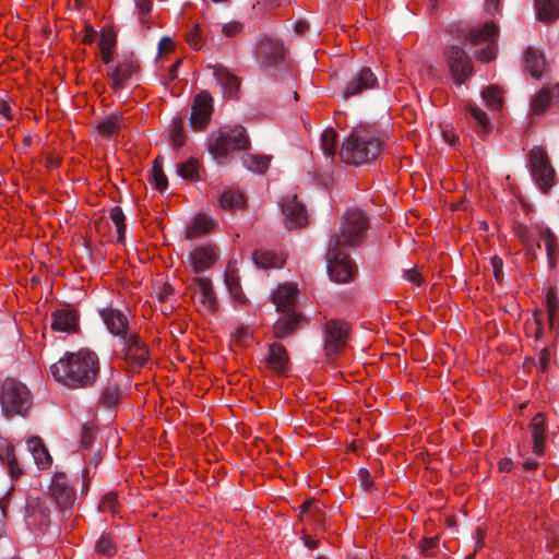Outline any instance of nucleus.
<instances>
[{
  "mask_svg": "<svg viewBox=\"0 0 559 559\" xmlns=\"http://www.w3.org/2000/svg\"><path fill=\"white\" fill-rule=\"evenodd\" d=\"M213 226L214 222L211 218L200 215L195 217L191 225L187 228L186 239L192 240L211 230Z\"/></svg>",
  "mask_w": 559,
  "mask_h": 559,
  "instance_id": "nucleus-32",
  "label": "nucleus"
},
{
  "mask_svg": "<svg viewBox=\"0 0 559 559\" xmlns=\"http://www.w3.org/2000/svg\"><path fill=\"white\" fill-rule=\"evenodd\" d=\"M96 550L97 552L108 557H111L116 554V547L108 535H103L99 537L96 544Z\"/></svg>",
  "mask_w": 559,
  "mask_h": 559,
  "instance_id": "nucleus-49",
  "label": "nucleus"
},
{
  "mask_svg": "<svg viewBox=\"0 0 559 559\" xmlns=\"http://www.w3.org/2000/svg\"><path fill=\"white\" fill-rule=\"evenodd\" d=\"M0 459L8 465L12 478H17L21 475L22 471L17 465L13 445H7L0 452Z\"/></svg>",
  "mask_w": 559,
  "mask_h": 559,
  "instance_id": "nucleus-39",
  "label": "nucleus"
},
{
  "mask_svg": "<svg viewBox=\"0 0 559 559\" xmlns=\"http://www.w3.org/2000/svg\"><path fill=\"white\" fill-rule=\"evenodd\" d=\"M95 438L96 432L94 431V429L87 425H84L81 431V448L84 450L91 449L93 447Z\"/></svg>",
  "mask_w": 559,
  "mask_h": 559,
  "instance_id": "nucleus-50",
  "label": "nucleus"
},
{
  "mask_svg": "<svg viewBox=\"0 0 559 559\" xmlns=\"http://www.w3.org/2000/svg\"><path fill=\"white\" fill-rule=\"evenodd\" d=\"M404 277L412 284L420 286L423 283V276L417 271L409 269L404 272Z\"/></svg>",
  "mask_w": 559,
  "mask_h": 559,
  "instance_id": "nucleus-56",
  "label": "nucleus"
},
{
  "mask_svg": "<svg viewBox=\"0 0 559 559\" xmlns=\"http://www.w3.org/2000/svg\"><path fill=\"white\" fill-rule=\"evenodd\" d=\"M140 70V64L133 52L123 55L122 58L108 70L110 86L115 91L122 90L128 82Z\"/></svg>",
  "mask_w": 559,
  "mask_h": 559,
  "instance_id": "nucleus-12",
  "label": "nucleus"
},
{
  "mask_svg": "<svg viewBox=\"0 0 559 559\" xmlns=\"http://www.w3.org/2000/svg\"><path fill=\"white\" fill-rule=\"evenodd\" d=\"M497 33V25L492 22H487L479 28L469 29L465 33L464 37L472 45H479L485 43L486 47L476 52L477 58L481 61H491L496 58L497 53V44L495 41V36Z\"/></svg>",
  "mask_w": 559,
  "mask_h": 559,
  "instance_id": "nucleus-8",
  "label": "nucleus"
},
{
  "mask_svg": "<svg viewBox=\"0 0 559 559\" xmlns=\"http://www.w3.org/2000/svg\"><path fill=\"white\" fill-rule=\"evenodd\" d=\"M468 110L471 112L472 118L474 119V121L476 123L478 133L487 134L491 129V124L488 120L487 114L484 110H481L480 108H478L477 106H473V105H471L468 107Z\"/></svg>",
  "mask_w": 559,
  "mask_h": 559,
  "instance_id": "nucleus-42",
  "label": "nucleus"
},
{
  "mask_svg": "<svg viewBox=\"0 0 559 559\" xmlns=\"http://www.w3.org/2000/svg\"><path fill=\"white\" fill-rule=\"evenodd\" d=\"M481 98L488 108L500 110L502 108V98L496 86H488L481 92Z\"/></svg>",
  "mask_w": 559,
  "mask_h": 559,
  "instance_id": "nucleus-44",
  "label": "nucleus"
},
{
  "mask_svg": "<svg viewBox=\"0 0 559 559\" xmlns=\"http://www.w3.org/2000/svg\"><path fill=\"white\" fill-rule=\"evenodd\" d=\"M337 133L333 129H326L321 133V150L323 154L333 159L335 155Z\"/></svg>",
  "mask_w": 559,
  "mask_h": 559,
  "instance_id": "nucleus-38",
  "label": "nucleus"
},
{
  "mask_svg": "<svg viewBox=\"0 0 559 559\" xmlns=\"http://www.w3.org/2000/svg\"><path fill=\"white\" fill-rule=\"evenodd\" d=\"M216 82L222 86L225 96L234 98L237 96L240 82L237 76L228 72L225 68H217L214 71Z\"/></svg>",
  "mask_w": 559,
  "mask_h": 559,
  "instance_id": "nucleus-27",
  "label": "nucleus"
},
{
  "mask_svg": "<svg viewBox=\"0 0 559 559\" xmlns=\"http://www.w3.org/2000/svg\"><path fill=\"white\" fill-rule=\"evenodd\" d=\"M524 67L526 71L534 79H540L543 72L546 70V60L544 52L528 47L524 55Z\"/></svg>",
  "mask_w": 559,
  "mask_h": 559,
  "instance_id": "nucleus-24",
  "label": "nucleus"
},
{
  "mask_svg": "<svg viewBox=\"0 0 559 559\" xmlns=\"http://www.w3.org/2000/svg\"><path fill=\"white\" fill-rule=\"evenodd\" d=\"M551 96V88L543 87L539 90L531 100V112L533 115L543 114L550 105Z\"/></svg>",
  "mask_w": 559,
  "mask_h": 559,
  "instance_id": "nucleus-33",
  "label": "nucleus"
},
{
  "mask_svg": "<svg viewBox=\"0 0 559 559\" xmlns=\"http://www.w3.org/2000/svg\"><path fill=\"white\" fill-rule=\"evenodd\" d=\"M216 251L212 246L199 247L188 254V261L194 273H203L216 262Z\"/></svg>",
  "mask_w": 559,
  "mask_h": 559,
  "instance_id": "nucleus-19",
  "label": "nucleus"
},
{
  "mask_svg": "<svg viewBox=\"0 0 559 559\" xmlns=\"http://www.w3.org/2000/svg\"><path fill=\"white\" fill-rule=\"evenodd\" d=\"M241 31V25L238 22H230L222 27V32L227 37H233Z\"/></svg>",
  "mask_w": 559,
  "mask_h": 559,
  "instance_id": "nucleus-57",
  "label": "nucleus"
},
{
  "mask_svg": "<svg viewBox=\"0 0 559 559\" xmlns=\"http://www.w3.org/2000/svg\"><path fill=\"white\" fill-rule=\"evenodd\" d=\"M537 19L543 23H549L559 19V0H535Z\"/></svg>",
  "mask_w": 559,
  "mask_h": 559,
  "instance_id": "nucleus-28",
  "label": "nucleus"
},
{
  "mask_svg": "<svg viewBox=\"0 0 559 559\" xmlns=\"http://www.w3.org/2000/svg\"><path fill=\"white\" fill-rule=\"evenodd\" d=\"M539 234L545 240V249H546V253L549 259V262L551 265H554V258H555L556 250H557L556 238H555L552 231L548 227L540 228Z\"/></svg>",
  "mask_w": 559,
  "mask_h": 559,
  "instance_id": "nucleus-46",
  "label": "nucleus"
},
{
  "mask_svg": "<svg viewBox=\"0 0 559 559\" xmlns=\"http://www.w3.org/2000/svg\"><path fill=\"white\" fill-rule=\"evenodd\" d=\"M377 84L378 80L373 71L369 67H361L350 75L343 90V97L357 96L366 90L376 87Z\"/></svg>",
  "mask_w": 559,
  "mask_h": 559,
  "instance_id": "nucleus-14",
  "label": "nucleus"
},
{
  "mask_svg": "<svg viewBox=\"0 0 559 559\" xmlns=\"http://www.w3.org/2000/svg\"><path fill=\"white\" fill-rule=\"evenodd\" d=\"M444 56L454 82L463 84L473 72L471 58L460 45H451Z\"/></svg>",
  "mask_w": 559,
  "mask_h": 559,
  "instance_id": "nucleus-11",
  "label": "nucleus"
},
{
  "mask_svg": "<svg viewBox=\"0 0 559 559\" xmlns=\"http://www.w3.org/2000/svg\"><path fill=\"white\" fill-rule=\"evenodd\" d=\"M491 265H492V272L493 276L497 281H500L502 277V260L499 257L491 258Z\"/></svg>",
  "mask_w": 559,
  "mask_h": 559,
  "instance_id": "nucleus-58",
  "label": "nucleus"
},
{
  "mask_svg": "<svg viewBox=\"0 0 559 559\" xmlns=\"http://www.w3.org/2000/svg\"><path fill=\"white\" fill-rule=\"evenodd\" d=\"M151 177L156 189L163 191L167 188L168 180L163 170V158L160 156L156 157L155 160L153 162Z\"/></svg>",
  "mask_w": 559,
  "mask_h": 559,
  "instance_id": "nucleus-41",
  "label": "nucleus"
},
{
  "mask_svg": "<svg viewBox=\"0 0 559 559\" xmlns=\"http://www.w3.org/2000/svg\"><path fill=\"white\" fill-rule=\"evenodd\" d=\"M199 293L202 306L209 312H215L218 309V302L213 290L212 282L206 277H195L193 280Z\"/></svg>",
  "mask_w": 559,
  "mask_h": 559,
  "instance_id": "nucleus-25",
  "label": "nucleus"
},
{
  "mask_svg": "<svg viewBox=\"0 0 559 559\" xmlns=\"http://www.w3.org/2000/svg\"><path fill=\"white\" fill-rule=\"evenodd\" d=\"M121 397L122 390L120 388L118 380L115 378V372L112 370L111 377L102 389L98 405L107 409H115L118 406Z\"/></svg>",
  "mask_w": 559,
  "mask_h": 559,
  "instance_id": "nucleus-23",
  "label": "nucleus"
},
{
  "mask_svg": "<svg viewBox=\"0 0 559 559\" xmlns=\"http://www.w3.org/2000/svg\"><path fill=\"white\" fill-rule=\"evenodd\" d=\"M136 13L140 16V23L146 24L144 16L151 13L153 3L152 0H134Z\"/></svg>",
  "mask_w": 559,
  "mask_h": 559,
  "instance_id": "nucleus-51",
  "label": "nucleus"
},
{
  "mask_svg": "<svg viewBox=\"0 0 559 559\" xmlns=\"http://www.w3.org/2000/svg\"><path fill=\"white\" fill-rule=\"evenodd\" d=\"M253 263L263 270L272 267H282L284 259L270 250H255L252 253Z\"/></svg>",
  "mask_w": 559,
  "mask_h": 559,
  "instance_id": "nucleus-31",
  "label": "nucleus"
},
{
  "mask_svg": "<svg viewBox=\"0 0 559 559\" xmlns=\"http://www.w3.org/2000/svg\"><path fill=\"white\" fill-rule=\"evenodd\" d=\"M99 358L91 349L67 352L50 366L56 381L69 389H86L94 385L99 373Z\"/></svg>",
  "mask_w": 559,
  "mask_h": 559,
  "instance_id": "nucleus-2",
  "label": "nucleus"
},
{
  "mask_svg": "<svg viewBox=\"0 0 559 559\" xmlns=\"http://www.w3.org/2000/svg\"><path fill=\"white\" fill-rule=\"evenodd\" d=\"M50 492L59 508L62 520H64L75 500L74 490L64 474H56L52 477Z\"/></svg>",
  "mask_w": 559,
  "mask_h": 559,
  "instance_id": "nucleus-13",
  "label": "nucleus"
},
{
  "mask_svg": "<svg viewBox=\"0 0 559 559\" xmlns=\"http://www.w3.org/2000/svg\"><path fill=\"white\" fill-rule=\"evenodd\" d=\"M117 38L116 34L111 31L103 32L99 38L100 50L112 49L116 46Z\"/></svg>",
  "mask_w": 559,
  "mask_h": 559,
  "instance_id": "nucleus-53",
  "label": "nucleus"
},
{
  "mask_svg": "<svg viewBox=\"0 0 559 559\" xmlns=\"http://www.w3.org/2000/svg\"><path fill=\"white\" fill-rule=\"evenodd\" d=\"M282 212L285 216L287 228L295 229L308 224V214L305 206L298 201L297 195L287 197L282 203Z\"/></svg>",
  "mask_w": 559,
  "mask_h": 559,
  "instance_id": "nucleus-17",
  "label": "nucleus"
},
{
  "mask_svg": "<svg viewBox=\"0 0 559 559\" xmlns=\"http://www.w3.org/2000/svg\"><path fill=\"white\" fill-rule=\"evenodd\" d=\"M109 217L115 223L117 227V233L119 235V241L123 240L124 233H126V223H124V214L122 212V209L120 206H114L109 212Z\"/></svg>",
  "mask_w": 559,
  "mask_h": 559,
  "instance_id": "nucleus-48",
  "label": "nucleus"
},
{
  "mask_svg": "<svg viewBox=\"0 0 559 559\" xmlns=\"http://www.w3.org/2000/svg\"><path fill=\"white\" fill-rule=\"evenodd\" d=\"M242 164L249 170L254 173L262 174L264 173L270 164V158L264 156H255L251 154H246L242 156Z\"/></svg>",
  "mask_w": 559,
  "mask_h": 559,
  "instance_id": "nucleus-37",
  "label": "nucleus"
},
{
  "mask_svg": "<svg viewBox=\"0 0 559 559\" xmlns=\"http://www.w3.org/2000/svg\"><path fill=\"white\" fill-rule=\"evenodd\" d=\"M51 329L53 331L73 333L79 328V314L74 309L70 307H63L57 309L51 314Z\"/></svg>",
  "mask_w": 559,
  "mask_h": 559,
  "instance_id": "nucleus-20",
  "label": "nucleus"
},
{
  "mask_svg": "<svg viewBox=\"0 0 559 559\" xmlns=\"http://www.w3.org/2000/svg\"><path fill=\"white\" fill-rule=\"evenodd\" d=\"M359 477H360V480H361V484L366 487V488H370L372 485H373V480H372V477L369 473L368 469L366 468H360L359 471Z\"/></svg>",
  "mask_w": 559,
  "mask_h": 559,
  "instance_id": "nucleus-62",
  "label": "nucleus"
},
{
  "mask_svg": "<svg viewBox=\"0 0 559 559\" xmlns=\"http://www.w3.org/2000/svg\"><path fill=\"white\" fill-rule=\"evenodd\" d=\"M297 292V286L292 283L278 286L273 294V302L276 311L285 312L294 310Z\"/></svg>",
  "mask_w": 559,
  "mask_h": 559,
  "instance_id": "nucleus-22",
  "label": "nucleus"
},
{
  "mask_svg": "<svg viewBox=\"0 0 559 559\" xmlns=\"http://www.w3.org/2000/svg\"><path fill=\"white\" fill-rule=\"evenodd\" d=\"M322 508L323 504L317 502L314 500V503L311 507L310 516L316 521L319 522L322 515Z\"/></svg>",
  "mask_w": 559,
  "mask_h": 559,
  "instance_id": "nucleus-63",
  "label": "nucleus"
},
{
  "mask_svg": "<svg viewBox=\"0 0 559 559\" xmlns=\"http://www.w3.org/2000/svg\"><path fill=\"white\" fill-rule=\"evenodd\" d=\"M174 48V43L169 37H163L158 43V53L168 52Z\"/></svg>",
  "mask_w": 559,
  "mask_h": 559,
  "instance_id": "nucleus-60",
  "label": "nucleus"
},
{
  "mask_svg": "<svg viewBox=\"0 0 559 559\" xmlns=\"http://www.w3.org/2000/svg\"><path fill=\"white\" fill-rule=\"evenodd\" d=\"M513 230L515 236L523 242L525 246L526 254L532 258H536L537 253H535V248L533 243V239L531 233L524 224L515 223L513 226Z\"/></svg>",
  "mask_w": 559,
  "mask_h": 559,
  "instance_id": "nucleus-36",
  "label": "nucleus"
},
{
  "mask_svg": "<svg viewBox=\"0 0 559 559\" xmlns=\"http://www.w3.org/2000/svg\"><path fill=\"white\" fill-rule=\"evenodd\" d=\"M267 368L278 376H287L290 366L289 355L285 346L277 342L269 344V352L265 358Z\"/></svg>",
  "mask_w": 559,
  "mask_h": 559,
  "instance_id": "nucleus-18",
  "label": "nucleus"
},
{
  "mask_svg": "<svg viewBox=\"0 0 559 559\" xmlns=\"http://www.w3.org/2000/svg\"><path fill=\"white\" fill-rule=\"evenodd\" d=\"M187 41L195 50H199L202 48V34H201V29L199 28L198 25H194L193 27L190 28V31L187 35Z\"/></svg>",
  "mask_w": 559,
  "mask_h": 559,
  "instance_id": "nucleus-52",
  "label": "nucleus"
},
{
  "mask_svg": "<svg viewBox=\"0 0 559 559\" xmlns=\"http://www.w3.org/2000/svg\"><path fill=\"white\" fill-rule=\"evenodd\" d=\"M190 116V124L194 129H203L209 123L213 111V98L210 93L201 92L195 95Z\"/></svg>",
  "mask_w": 559,
  "mask_h": 559,
  "instance_id": "nucleus-15",
  "label": "nucleus"
},
{
  "mask_svg": "<svg viewBox=\"0 0 559 559\" xmlns=\"http://www.w3.org/2000/svg\"><path fill=\"white\" fill-rule=\"evenodd\" d=\"M99 316L109 333L117 337V340L133 331L127 316L116 308L102 309L99 310Z\"/></svg>",
  "mask_w": 559,
  "mask_h": 559,
  "instance_id": "nucleus-16",
  "label": "nucleus"
},
{
  "mask_svg": "<svg viewBox=\"0 0 559 559\" xmlns=\"http://www.w3.org/2000/svg\"><path fill=\"white\" fill-rule=\"evenodd\" d=\"M170 143L175 150L181 148L185 144L181 118L173 119V123L170 127Z\"/></svg>",
  "mask_w": 559,
  "mask_h": 559,
  "instance_id": "nucleus-45",
  "label": "nucleus"
},
{
  "mask_svg": "<svg viewBox=\"0 0 559 559\" xmlns=\"http://www.w3.org/2000/svg\"><path fill=\"white\" fill-rule=\"evenodd\" d=\"M438 537L424 538L420 543L421 551L427 552L438 545Z\"/></svg>",
  "mask_w": 559,
  "mask_h": 559,
  "instance_id": "nucleus-61",
  "label": "nucleus"
},
{
  "mask_svg": "<svg viewBox=\"0 0 559 559\" xmlns=\"http://www.w3.org/2000/svg\"><path fill=\"white\" fill-rule=\"evenodd\" d=\"M249 143L242 126H225L209 139V151L215 158H224L231 151L247 148Z\"/></svg>",
  "mask_w": 559,
  "mask_h": 559,
  "instance_id": "nucleus-4",
  "label": "nucleus"
},
{
  "mask_svg": "<svg viewBox=\"0 0 559 559\" xmlns=\"http://www.w3.org/2000/svg\"><path fill=\"white\" fill-rule=\"evenodd\" d=\"M26 514L29 518H35L40 525H48L51 511L45 501L32 498L26 504Z\"/></svg>",
  "mask_w": 559,
  "mask_h": 559,
  "instance_id": "nucleus-29",
  "label": "nucleus"
},
{
  "mask_svg": "<svg viewBox=\"0 0 559 559\" xmlns=\"http://www.w3.org/2000/svg\"><path fill=\"white\" fill-rule=\"evenodd\" d=\"M0 115L3 116L7 120H11L13 118L11 107L4 100H0Z\"/></svg>",
  "mask_w": 559,
  "mask_h": 559,
  "instance_id": "nucleus-64",
  "label": "nucleus"
},
{
  "mask_svg": "<svg viewBox=\"0 0 559 559\" xmlns=\"http://www.w3.org/2000/svg\"><path fill=\"white\" fill-rule=\"evenodd\" d=\"M250 337V331L247 326H240L235 332V338L239 345H246Z\"/></svg>",
  "mask_w": 559,
  "mask_h": 559,
  "instance_id": "nucleus-55",
  "label": "nucleus"
},
{
  "mask_svg": "<svg viewBox=\"0 0 559 559\" xmlns=\"http://www.w3.org/2000/svg\"><path fill=\"white\" fill-rule=\"evenodd\" d=\"M120 127V117L111 115L97 124V130L105 139H112L118 135Z\"/></svg>",
  "mask_w": 559,
  "mask_h": 559,
  "instance_id": "nucleus-34",
  "label": "nucleus"
},
{
  "mask_svg": "<svg viewBox=\"0 0 559 559\" xmlns=\"http://www.w3.org/2000/svg\"><path fill=\"white\" fill-rule=\"evenodd\" d=\"M301 321V314L295 312L294 310L283 312V314L276 320V322L273 325V332L275 337L287 338L293 333H295Z\"/></svg>",
  "mask_w": 559,
  "mask_h": 559,
  "instance_id": "nucleus-21",
  "label": "nucleus"
},
{
  "mask_svg": "<svg viewBox=\"0 0 559 559\" xmlns=\"http://www.w3.org/2000/svg\"><path fill=\"white\" fill-rule=\"evenodd\" d=\"M531 175L538 188L547 192L555 182V169L548 158L547 152L538 146L533 147L528 153Z\"/></svg>",
  "mask_w": 559,
  "mask_h": 559,
  "instance_id": "nucleus-7",
  "label": "nucleus"
},
{
  "mask_svg": "<svg viewBox=\"0 0 559 559\" xmlns=\"http://www.w3.org/2000/svg\"><path fill=\"white\" fill-rule=\"evenodd\" d=\"M369 219L359 209L344 213L338 233L331 236L326 252V270L330 278L336 283L353 280L355 265L346 249L359 246L366 237Z\"/></svg>",
  "mask_w": 559,
  "mask_h": 559,
  "instance_id": "nucleus-1",
  "label": "nucleus"
},
{
  "mask_svg": "<svg viewBox=\"0 0 559 559\" xmlns=\"http://www.w3.org/2000/svg\"><path fill=\"white\" fill-rule=\"evenodd\" d=\"M177 174L186 180H197L199 178V162L195 158L178 164Z\"/></svg>",
  "mask_w": 559,
  "mask_h": 559,
  "instance_id": "nucleus-40",
  "label": "nucleus"
},
{
  "mask_svg": "<svg viewBox=\"0 0 559 559\" xmlns=\"http://www.w3.org/2000/svg\"><path fill=\"white\" fill-rule=\"evenodd\" d=\"M116 501H117V495L115 492L107 493L103 500L102 509L104 511L114 510V508L116 506Z\"/></svg>",
  "mask_w": 559,
  "mask_h": 559,
  "instance_id": "nucleus-59",
  "label": "nucleus"
},
{
  "mask_svg": "<svg viewBox=\"0 0 559 559\" xmlns=\"http://www.w3.org/2000/svg\"><path fill=\"white\" fill-rule=\"evenodd\" d=\"M0 403L4 414L24 416L32 405V394L24 383L7 378L2 383Z\"/></svg>",
  "mask_w": 559,
  "mask_h": 559,
  "instance_id": "nucleus-5",
  "label": "nucleus"
},
{
  "mask_svg": "<svg viewBox=\"0 0 559 559\" xmlns=\"http://www.w3.org/2000/svg\"><path fill=\"white\" fill-rule=\"evenodd\" d=\"M549 361H550V352L547 347H544L539 352L538 360H537L538 368L540 369V371L544 372L548 369Z\"/></svg>",
  "mask_w": 559,
  "mask_h": 559,
  "instance_id": "nucleus-54",
  "label": "nucleus"
},
{
  "mask_svg": "<svg viewBox=\"0 0 559 559\" xmlns=\"http://www.w3.org/2000/svg\"><path fill=\"white\" fill-rule=\"evenodd\" d=\"M261 67L266 70L276 69L285 62L286 48L278 38L265 37L257 48Z\"/></svg>",
  "mask_w": 559,
  "mask_h": 559,
  "instance_id": "nucleus-10",
  "label": "nucleus"
},
{
  "mask_svg": "<svg viewBox=\"0 0 559 559\" xmlns=\"http://www.w3.org/2000/svg\"><path fill=\"white\" fill-rule=\"evenodd\" d=\"M225 284L231 294V296L242 302L243 301V295L241 293L240 284H239V277L234 272H226L225 274Z\"/></svg>",
  "mask_w": 559,
  "mask_h": 559,
  "instance_id": "nucleus-47",
  "label": "nucleus"
},
{
  "mask_svg": "<svg viewBox=\"0 0 559 559\" xmlns=\"http://www.w3.org/2000/svg\"><path fill=\"white\" fill-rule=\"evenodd\" d=\"M117 355L126 362L131 371L144 367L150 358V349L140 334L134 330L118 340Z\"/></svg>",
  "mask_w": 559,
  "mask_h": 559,
  "instance_id": "nucleus-6",
  "label": "nucleus"
},
{
  "mask_svg": "<svg viewBox=\"0 0 559 559\" xmlns=\"http://www.w3.org/2000/svg\"><path fill=\"white\" fill-rule=\"evenodd\" d=\"M348 337L347 324L338 320H330L324 324L323 349L328 358H333L343 350Z\"/></svg>",
  "mask_w": 559,
  "mask_h": 559,
  "instance_id": "nucleus-9",
  "label": "nucleus"
},
{
  "mask_svg": "<svg viewBox=\"0 0 559 559\" xmlns=\"http://www.w3.org/2000/svg\"><path fill=\"white\" fill-rule=\"evenodd\" d=\"M245 198L241 193L234 192L231 190L225 191L219 197V205L226 210L239 209L243 205Z\"/></svg>",
  "mask_w": 559,
  "mask_h": 559,
  "instance_id": "nucleus-43",
  "label": "nucleus"
},
{
  "mask_svg": "<svg viewBox=\"0 0 559 559\" xmlns=\"http://www.w3.org/2000/svg\"><path fill=\"white\" fill-rule=\"evenodd\" d=\"M546 308L548 321L551 329L559 323V301L554 288H550L546 295Z\"/></svg>",
  "mask_w": 559,
  "mask_h": 559,
  "instance_id": "nucleus-35",
  "label": "nucleus"
},
{
  "mask_svg": "<svg viewBox=\"0 0 559 559\" xmlns=\"http://www.w3.org/2000/svg\"><path fill=\"white\" fill-rule=\"evenodd\" d=\"M532 437H533V452L537 456L544 454V440L546 431L545 414L537 413L531 423Z\"/></svg>",
  "mask_w": 559,
  "mask_h": 559,
  "instance_id": "nucleus-26",
  "label": "nucleus"
},
{
  "mask_svg": "<svg viewBox=\"0 0 559 559\" xmlns=\"http://www.w3.org/2000/svg\"><path fill=\"white\" fill-rule=\"evenodd\" d=\"M381 148L382 141L380 138L362 128H358L344 140L338 154L342 162L359 166L374 160Z\"/></svg>",
  "mask_w": 559,
  "mask_h": 559,
  "instance_id": "nucleus-3",
  "label": "nucleus"
},
{
  "mask_svg": "<svg viewBox=\"0 0 559 559\" xmlns=\"http://www.w3.org/2000/svg\"><path fill=\"white\" fill-rule=\"evenodd\" d=\"M27 448L40 468H46L51 464V456L38 437L29 438L27 440Z\"/></svg>",
  "mask_w": 559,
  "mask_h": 559,
  "instance_id": "nucleus-30",
  "label": "nucleus"
}]
</instances>
